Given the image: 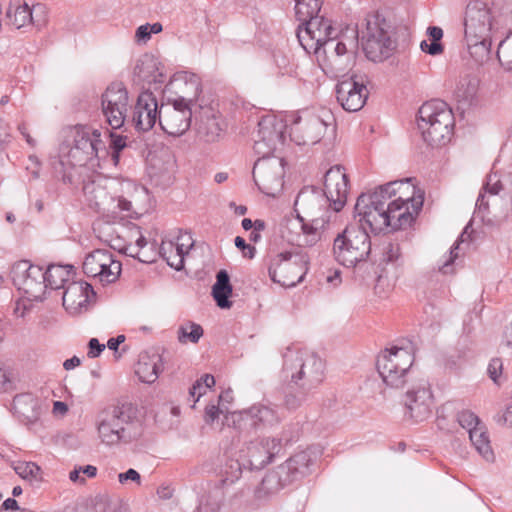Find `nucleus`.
I'll use <instances>...</instances> for the list:
<instances>
[{"label":"nucleus","mask_w":512,"mask_h":512,"mask_svg":"<svg viewBox=\"0 0 512 512\" xmlns=\"http://www.w3.org/2000/svg\"><path fill=\"white\" fill-rule=\"evenodd\" d=\"M110 138H111V143H110L111 150L122 151L127 146V143H126L127 138L122 135L110 133Z\"/></svg>","instance_id":"61"},{"label":"nucleus","mask_w":512,"mask_h":512,"mask_svg":"<svg viewBox=\"0 0 512 512\" xmlns=\"http://www.w3.org/2000/svg\"><path fill=\"white\" fill-rule=\"evenodd\" d=\"M420 48L423 52L432 56L440 55L444 50L440 42L432 41L428 43L426 40L421 41Z\"/></svg>","instance_id":"57"},{"label":"nucleus","mask_w":512,"mask_h":512,"mask_svg":"<svg viewBox=\"0 0 512 512\" xmlns=\"http://www.w3.org/2000/svg\"><path fill=\"white\" fill-rule=\"evenodd\" d=\"M108 155L101 132L88 126H77L74 130V143L68 152V159L73 166L92 167L101 165V158Z\"/></svg>","instance_id":"9"},{"label":"nucleus","mask_w":512,"mask_h":512,"mask_svg":"<svg viewBox=\"0 0 512 512\" xmlns=\"http://www.w3.org/2000/svg\"><path fill=\"white\" fill-rule=\"evenodd\" d=\"M83 193L88 205L109 221L137 218L150 208L149 191L129 180L118 183L97 177L84 184Z\"/></svg>","instance_id":"1"},{"label":"nucleus","mask_w":512,"mask_h":512,"mask_svg":"<svg viewBox=\"0 0 512 512\" xmlns=\"http://www.w3.org/2000/svg\"><path fill=\"white\" fill-rule=\"evenodd\" d=\"M503 186L497 174H491L487 177L484 186V193L478 196L476 201L477 213L482 219L500 220L506 217L508 209L512 206V195H499Z\"/></svg>","instance_id":"14"},{"label":"nucleus","mask_w":512,"mask_h":512,"mask_svg":"<svg viewBox=\"0 0 512 512\" xmlns=\"http://www.w3.org/2000/svg\"><path fill=\"white\" fill-rule=\"evenodd\" d=\"M433 396L425 380H419L405 395L406 415L415 422L427 419L432 412Z\"/></svg>","instance_id":"21"},{"label":"nucleus","mask_w":512,"mask_h":512,"mask_svg":"<svg viewBox=\"0 0 512 512\" xmlns=\"http://www.w3.org/2000/svg\"><path fill=\"white\" fill-rule=\"evenodd\" d=\"M162 29V24L159 22L141 25L136 29L135 39L139 43L146 44L150 40L152 34H158Z\"/></svg>","instance_id":"50"},{"label":"nucleus","mask_w":512,"mask_h":512,"mask_svg":"<svg viewBox=\"0 0 512 512\" xmlns=\"http://www.w3.org/2000/svg\"><path fill=\"white\" fill-rule=\"evenodd\" d=\"M132 409L127 405L115 406L100 415L97 430L101 442L107 446L127 441V426L132 420Z\"/></svg>","instance_id":"15"},{"label":"nucleus","mask_w":512,"mask_h":512,"mask_svg":"<svg viewBox=\"0 0 512 512\" xmlns=\"http://www.w3.org/2000/svg\"><path fill=\"white\" fill-rule=\"evenodd\" d=\"M31 21L30 24L35 26L37 29H42L48 23V10L42 4H36L30 8Z\"/></svg>","instance_id":"51"},{"label":"nucleus","mask_w":512,"mask_h":512,"mask_svg":"<svg viewBox=\"0 0 512 512\" xmlns=\"http://www.w3.org/2000/svg\"><path fill=\"white\" fill-rule=\"evenodd\" d=\"M160 108L157 100L151 92L145 91L139 94L133 114L132 124L138 131H149L159 121Z\"/></svg>","instance_id":"28"},{"label":"nucleus","mask_w":512,"mask_h":512,"mask_svg":"<svg viewBox=\"0 0 512 512\" xmlns=\"http://www.w3.org/2000/svg\"><path fill=\"white\" fill-rule=\"evenodd\" d=\"M131 109L126 86L122 82H112L101 95V112L105 122L112 129L121 128Z\"/></svg>","instance_id":"13"},{"label":"nucleus","mask_w":512,"mask_h":512,"mask_svg":"<svg viewBox=\"0 0 512 512\" xmlns=\"http://www.w3.org/2000/svg\"><path fill=\"white\" fill-rule=\"evenodd\" d=\"M203 335V328L195 322H187L178 329V340L181 343H197Z\"/></svg>","instance_id":"48"},{"label":"nucleus","mask_w":512,"mask_h":512,"mask_svg":"<svg viewBox=\"0 0 512 512\" xmlns=\"http://www.w3.org/2000/svg\"><path fill=\"white\" fill-rule=\"evenodd\" d=\"M6 16L9 20L10 25L14 26L17 29H20L30 24V7L27 3L21 2L20 0H16L10 3L6 12Z\"/></svg>","instance_id":"44"},{"label":"nucleus","mask_w":512,"mask_h":512,"mask_svg":"<svg viewBox=\"0 0 512 512\" xmlns=\"http://www.w3.org/2000/svg\"><path fill=\"white\" fill-rule=\"evenodd\" d=\"M418 114V128L428 145L439 147L450 141L454 117L445 102L434 100L424 103Z\"/></svg>","instance_id":"6"},{"label":"nucleus","mask_w":512,"mask_h":512,"mask_svg":"<svg viewBox=\"0 0 512 512\" xmlns=\"http://www.w3.org/2000/svg\"><path fill=\"white\" fill-rule=\"evenodd\" d=\"M326 129V123L319 117H298L291 124L289 134L297 145H310L319 142Z\"/></svg>","instance_id":"26"},{"label":"nucleus","mask_w":512,"mask_h":512,"mask_svg":"<svg viewBox=\"0 0 512 512\" xmlns=\"http://www.w3.org/2000/svg\"><path fill=\"white\" fill-rule=\"evenodd\" d=\"M427 34L432 39V41L440 42L443 37V30L437 26H430L427 29Z\"/></svg>","instance_id":"64"},{"label":"nucleus","mask_w":512,"mask_h":512,"mask_svg":"<svg viewBox=\"0 0 512 512\" xmlns=\"http://www.w3.org/2000/svg\"><path fill=\"white\" fill-rule=\"evenodd\" d=\"M471 57L478 63H483L489 58L491 49V39L483 37L477 41H466Z\"/></svg>","instance_id":"47"},{"label":"nucleus","mask_w":512,"mask_h":512,"mask_svg":"<svg viewBox=\"0 0 512 512\" xmlns=\"http://www.w3.org/2000/svg\"><path fill=\"white\" fill-rule=\"evenodd\" d=\"M280 376L284 385L282 405L295 411L325 379V361L314 351L297 345L282 352Z\"/></svg>","instance_id":"2"},{"label":"nucleus","mask_w":512,"mask_h":512,"mask_svg":"<svg viewBox=\"0 0 512 512\" xmlns=\"http://www.w3.org/2000/svg\"><path fill=\"white\" fill-rule=\"evenodd\" d=\"M31 297L18 299L14 303L13 313L16 318L31 317L34 309Z\"/></svg>","instance_id":"52"},{"label":"nucleus","mask_w":512,"mask_h":512,"mask_svg":"<svg viewBox=\"0 0 512 512\" xmlns=\"http://www.w3.org/2000/svg\"><path fill=\"white\" fill-rule=\"evenodd\" d=\"M291 482V477L279 465L276 469L266 473L261 483L255 489V497L258 500H267Z\"/></svg>","instance_id":"33"},{"label":"nucleus","mask_w":512,"mask_h":512,"mask_svg":"<svg viewBox=\"0 0 512 512\" xmlns=\"http://www.w3.org/2000/svg\"><path fill=\"white\" fill-rule=\"evenodd\" d=\"M163 370L162 356L152 349L139 354L135 373L139 380L146 384L154 383Z\"/></svg>","instance_id":"31"},{"label":"nucleus","mask_w":512,"mask_h":512,"mask_svg":"<svg viewBox=\"0 0 512 512\" xmlns=\"http://www.w3.org/2000/svg\"><path fill=\"white\" fill-rule=\"evenodd\" d=\"M206 393V389L204 388L201 380H197L192 387L189 389V394L192 397H196L195 402L199 400V398Z\"/></svg>","instance_id":"63"},{"label":"nucleus","mask_w":512,"mask_h":512,"mask_svg":"<svg viewBox=\"0 0 512 512\" xmlns=\"http://www.w3.org/2000/svg\"><path fill=\"white\" fill-rule=\"evenodd\" d=\"M88 353L89 358H97L104 351L105 345L101 344L97 338H91L88 342Z\"/></svg>","instance_id":"58"},{"label":"nucleus","mask_w":512,"mask_h":512,"mask_svg":"<svg viewBox=\"0 0 512 512\" xmlns=\"http://www.w3.org/2000/svg\"><path fill=\"white\" fill-rule=\"evenodd\" d=\"M95 293L91 284L84 281L70 283L63 293V306L72 315L87 310Z\"/></svg>","instance_id":"29"},{"label":"nucleus","mask_w":512,"mask_h":512,"mask_svg":"<svg viewBox=\"0 0 512 512\" xmlns=\"http://www.w3.org/2000/svg\"><path fill=\"white\" fill-rule=\"evenodd\" d=\"M232 286L227 271L220 270L216 276V282L212 287V295L220 308H229L231 302Z\"/></svg>","instance_id":"40"},{"label":"nucleus","mask_w":512,"mask_h":512,"mask_svg":"<svg viewBox=\"0 0 512 512\" xmlns=\"http://www.w3.org/2000/svg\"><path fill=\"white\" fill-rule=\"evenodd\" d=\"M478 81L476 78L465 76L456 83L454 95L459 102H470L477 92Z\"/></svg>","instance_id":"46"},{"label":"nucleus","mask_w":512,"mask_h":512,"mask_svg":"<svg viewBox=\"0 0 512 512\" xmlns=\"http://www.w3.org/2000/svg\"><path fill=\"white\" fill-rule=\"evenodd\" d=\"M330 43H332V44H330L328 46H324L322 48L323 53L325 55H327V58L329 61H332L333 58L336 60L340 56L347 53V51H348L347 46L343 42L339 41L337 43H334V39H332Z\"/></svg>","instance_id":"55"},{"label":"nucleus","mask_w":512,"mask_h":512,"mask_svg":"<svg viewBox=\"0 0 512 512\" xmlns=\"http://www.w3.org/2000/svg\"><path fill=\"white\" fill-rule=\"evenodd\" d=\"M281 440L278 438H258L250 441L240 450V460H229L225 465L223 478L215 483L214 489L224 497V490L234 484L242 474V468L262 469L279 452Z\"/></svg>","instance_id":"5"},{"label":"nucleus","mask_w":512,"mask_h":512,"mask_svg":"<svg viewBox=\"0 0 512 512\" xmlns=\"http://www.w3.org/2000/svg\"><path fill=\"white\" fill-rule=\"evenodd\" d=\"M221 413H223V411L219 408L218 405H214V404L208 405L205 408V415H204L205 422L208 424L213 423L216 419H218V417Z\"/></svg>","instance_id":"59"},{"label":"nucleus","mask_w":512,"mask_h":512,"mask_svg":"<svg viewBox=\"0 0 512 512\" xmlns=\"http://www.w3.org/2000/svg\"><path fill=\"white\" fill-rule=\"evenodd\" d=\"M323 194L334 206V211H340L345 205L348 195V178L344 168L336 165L331 167L324 176Z\"/></svg>","instance_id":"27"},{"label":"nucleus","mask_w":512,"mask_h":512,"mask_svg":"<svg viewBox=\"0 0 512 512\" xmlns=\"http://www.w3.org/2000/svg\"><path fill=\"white\" fill-rule=\"evenodd\" d=\"M469 226H466L461 235L458 237L456 242L450 248L449 252L445 253L441 256L437 262L436 266L439 272L442 274H452L454 272V262L459 257V251L461 250V244L465 242H469L471 239L470 234L468 233Z\"/></svg>","instance_id":"38"},{"label":"nucleus","mask_w":512,"mask_h":512,"mask_svg":"<svg viewBox=\"0 0 512 512\" xmlns=\"http://www.w3.org/2000/svg\"><path fill=\"white\" fill-rule=\"evenodd\" d=\"M502 368H503V363L500 358H493L490 360L488 368H487V372H488V375L491 378V380L496 384L499 383L498 380L501 376Z\"/></svg>","instance_id":"56"},{"label":"nucleus","mask_w":512,"mask_h":512,"mask_svg":"<svg viewBox=\"0 0 512 512\" xmlns=\"http://www.w3.org/2000/svg\"><path fill=\"white\" fill-rule=\"evenodd\" d=\"M11 278L15 286L28 297L41 300L47 289L45 274L40 266L32 265L29 261L16 262L11 269Z\"/></svg>","instance_id":"18"},{"label":"nucleus","mask_w":512,"mask_h":512,"mask_svg":"<svg viewBox=\"0 0 512 512\" xmlns=\"http://www.w3.org/2000/svg\"><path fill=\"white\" fill-rule=\"evenodd\" d=\"M134 75L139 81L148 84H160L164 81L163 67L160 61L151 54H144L134 67Z\"/></svg>","instance_id":"34"},{"label":"nucleus","mask_w":512,"mask_h":512,"mask_svg":"<svg viewBox=\"0 0 512 512\" xmlns=\"http://www.w3.org/2000/svg\"><path fill=\"white\" fill-rule=\"evenodd\" d=\"M282 142V123L273 116L263 117L254 143V150L261 157L254 164L253 177L258 188L268 196L278 195L284 186V159L270 155Z\"/></svg>","instance_id":"4"},{"label":"nucleus","mask_w":512,"mask_h":512,"mask_svg":"<svg viewBox=\"0 0 512 512\" xmlns=\"http://www.w3.org/2000/svg\"><path fill=\"white\" fill-rule=\"evenodd\" d=\"M457 421L461 427L467 430L468 434L470 430L474 429V426L480 425L482 422L476 414L469 410H463L458 413Z\"/></svg>","instance_id":"53"},{"label":"nucleus","mask_w":512,"mask_h":512,"mask_svg":"<svg viewBox=\"0 0 512 512\" xmlns=\"http://www.w3.org/2000/svg\"><path fill=\"white\" fill-rule=\"evenodd\" d=\"M193 246L190 235L185 234L177 238V241H162L160 254L167 264L177 271L184 267V257Z\"/></svg>","instance_id":"30"},{"label":"nucleus","mask_w":512,"mask_h":512,"mask_svg":"<svg viewBox=\"0 0 512 512\" xmlns=\"http://www.w3.org/2000/svg\"><path fill=\"white\" fill-rule=\"evenodd\" d=\"M497 57L506 70L512 71V34L500 42Z\"/></svg>","instance_id":"49"},{"label":"nucleus","mask_w":512,"mask_h":512,"mask_svg":"<svg viewBox=\"0 0 512 512\" xmlns=\"http://www.w3.org/2000/svg\"><path fill=\"white\" fill-rule=\"evenodd\" d=\"M82 269L90 277L102 285H109L118 280L122 264L107 249H96L86 255Z\"/></svg>","instance_id":"17"},{"label":"nucleus","mask_w":512,"mask_h":512,"mask_svg":"<svg viewBox=\"0 0 512 512\" xmlns=\"http://www.w3.org/2000/svg\"><path fill=\"white\" fill-rule=\"evenodd\" d=\"M120 154L121 151L111 150V153L108 151V155H104V157L101 158V162H103L101 165L103 166L106 163H109L112 166L117 167L120 161Z\"/></svg>","instance_id":"62"},{"label":"nucleus","mask_w":512,"mask_h":512,"mask_svg":"<svg viewBox=\"0 0 512 512\" xmlns=\"http://www.w3.org/2000/svg\"><path fill=\"white\" fill-rule=\"evenodd\" d=\"M45 274L47 288L60 289L73 276V267L70 265H50Z\"/></svg>","instance_id":"41"},{"label":"nucleus","mask_w":512,"mask_h":512,"mask_svg":"<svg viewBox=\"0 0 512 512\" xmlns=\"http://www.w3.org/2000/svg\"><path fill=\"white\" fill-rule=\"evenodd\" d=\"M282 417L270 404L258 403L237 414L238 427L241 430H267L281 422Z\"/></svg>","instance_id":"20"},{"label":"nucleus","mask_w":512,"mask_h":512,"mask_svg":"<svg viewBox=\"0 0 512 512\" xmlns=\"http://www.w3.org/2000/svg\"><path fill=\"white\" fill-rule=\"evenodd\" d=\"M198 135L207 143L217 142L223 133L220 117L211 109L206 110L198 124Z\"/></svg>","instance_id":"37"},{"label":"nucleus","mask_w":512,"mask_h":512,"mask_svg":"<svg viewBox=\"0 0 512 512\" xmlns=\"http://www.w3.org/2000/svg\"><path fill=\"white\" fill-rule=\"evenodd\" d=\"M380 264L399 265L402 263V250L397 240L383 239L375 249Z\"/></svg>","instance_id":"39"},{"label":"nucleus","mask_w":512,"mask_h":512,"mask_svg":"<svg viewBox=\"0 0 512 512\" xmlns=\"http://www.w3.org/2000/svg\"><path fill=\"white\" fill-rule=\"evenodd\" d=\"M15 472L23 479L35 478L40 471L33 462H20L14 467Z\"/></svg>","instance_id":"54"},{"label":"nucleus","mask_w":512,"mask_h":512,"mask_svg":"<svg viewBox=\"0 0 512 512\" xmlns=\"http://www.w3.org/2000/svg\"><path fill=\"white\" fill-rule=\"evenodd\" d=\"M322 2L320 0H295V15L299 22L304 23L320 16Z\"/></svg>","instance_id":"45"},{"label":"nucleus","mask_w":512,"mask_h":512,"mask_svg":"<svg viewBox=\"0 0 512 512\" xmlns=\"http://www.w3.org/2000/svg\"><path fill=\"white\" fill-rule=\"evenodd\" d=\"M412 349L393 346L382 350L376 358V369L386 387L402 389L414 379Z\"/></svg>","instance_id":"7"},{"label":"nucleus","mask_w":512,"mask_h":512,"mask_svg":"<svg viewBox=\"0 0 512 512\" xmlns=\"http://www.w3.org/2000/svg\"><path fill=\"white\" fill-rule=\"evenodd\" d=\"M118 480L121 484H124L128 480H131L133 482H136L138 485H140L141 476L135 469L130 468L126 472L120 473L118 475Z\"/></svg>","instance_id":"60"},{"label":"nucleus","mask_w":512,"mask_h":512,"mask_svg":"<svg viewBox=\"0 0 512 512\" xmlns=\"http://www.w3.org/2000/svg\"><path fill=\"white\" fill-rule=\"evenodd\" d=\"M308 257L302 253L282 252L271 259L269 276L283 287H294L308 271Z\"/></svg>","instance_id":"11"},{"label":"nucleus","mask_w":512,"mask_h":512,"mask_svg":"<svg viewBox=\"0 0 512 512\" xmlns=\"http://www.w3.org/2000/svg\"><path fill=\"white\" fill-rule=\"evenodd\" d=\"M129 238L130 240L135 239V243L132 244V242H129L127 244H124L123 246L114 244L112 245V247L114 249H118L121 253L138 259L142 263H150L154 261L153 258L149 257L144 251H142L147 245V241L145 237L142 235L140 227L136 225L132 226L129 229Z\"/></svg>","instance_id":"36"},{"label":"nucleus","mask_w":512,"mask_h":512,"mask_svg":"<svg viewBox=\"0 0 512 512\" xmlns=\"http://www.w3.org/2000/svg\"><path fill=\"white\" fill-rule=\"evenodd\" d=\"M469 438L477 450V452L487 461H491L494 458V454L490 445V440L486 432V428L483 423L478 426H474V429L470 430Z\"/></svg>","instance_id":"43"},{"label":"nucleus","mask_w":512,"mask_h":512,"mask_svg":"<svg viewBox=\"0 0 512 512\" xmlns=\"http://www.w3.org/2000/svg\"><path fill=\"white\" fill-rule=\"evenodd\" d=\"M294 208L297 217L287 222L282 235L298 247H312L320 242L337 212L325 194L313 186L301 189Z\"/></svg>","instance_id":"3"},{"label":"nucleus","mask_w":512,"mask_h":512,"mask_svg":"<svg viewBox=\"0 0 512 512\" xmlns=\"http://www.w3.org/2000/svg\"><path fill=\"white\" fill-rule=\"evenodd\" d=\"M12 409L18 419L25 424L36 423L43 412L40 400L31 393L16 395Z\"/></svg>","instance_id":"32"},{"label":"nucleus","mask_w":512,"mask_h":512,"mask_svg":"<svg viewBox=\"0 0 512 512\" xmlns=\"http://www.w3.org/2000/svg\"><path fill=\"white\" fill-rule=\"evenodd\" d=\"M168 89L176 95L173 103L184 104L190 108L202 91L200 78L190 72L177 73L169 82Z\"/></svg>","instance_id":"25"},{"label":"nucleus","mask_w":512,"mask_h":512,"mask_svg":"<svg viewBox=\"0 0 512 512\" xmlns=\"http://www.w3.org/2000/svg\"><path fill=\"white\" fill-rule=\"evenodd\" d=\"M386 200L377 189L372 193L361 194L355 204V218H358L359 227L367 231L381 232L388 228L389 221L386 214Z\"/></svg>","instance_id":"12"},{"label":"nucleus","mask_w":512,"mask_h":512,"mask_svg":"<svg viewBox=\"0 0 512 512\" xmlns=\"http://www.w3.org/2000/svg\"><path fill=\"white\" fill-rule=\"evenodd\" d=\"M191 108L184 104H167L160 107L159 125L167 134L180 136L191 125Z\"/></svg>","instance_id":"22"},{"label":"nucleus","mask_w":512,"mask_h":512,"mask_svg":"<svg viewBox=\"0 0 512 512\" xmlns=\"http://www.w3.org/2000/svg\"><path fill=\"white\" fill-rule=\"evenodd\" d=\"M385 211L389 226L392 230L406 228L412 224L419 211H414L409 205L387 200Z\"/></svg>","instance_id":"35"},{"label":"nucleus","mask_w":512,"mask_h":512,"mask_svg":"<svg viewBox=\"0 0 512 512\" xmlns=\"http://www.w3.org/2000/svg\"><path fill=\"white\" fill-rule=\"evenodd\" d=\"M493 26L491 11L486 3L474 0L468 3L464 15L466 41H477L489 37Z\"/></svg>","instance_id":"19"},{"label":"nucleus","mask_w":512,"mask_h":512,"mask_svg":"<svg viewBox=\"0 0 512 512\" xmlns=\"http://www.w3.org/2000/svg\"><path fill=\"white\" fill-rule=\"evenodd\" d=\"M336 94L344 110L356 112L364 106L369 92L363 80L350 77L337 84Z\"/></svg>","instance_id":"23"},{"label":"nucleus","mask_w":512,"mask_h":512,"mask_svg":"<svg viewBox=\"0 0 512 512\" xmlns=\"http://www.w3.org/2000/svg\"><path fill=\"white\" fill-rule=\"evenodd\" d=\"M381 191L385 200H391L414 208V211H420L424 196L416 187L411 183L410 179L394 181L387 183L377 188Z\"/></svg>","instance_id":"24"},{"label":"nucleus","mask_w":512,"mask_h":512,"mask_svg":"<svg viewBox=\"0 0 512 512\" xmlns=\"http://www.w3.org/2000/svg\"><path fill=\"white\" fill-rule=\"evenodd\" d=\"M337 35L330 19L324 16H316L297 29L299 43L308 53L319 54L324 46H328Z\"/></svg>","instance_id":"16"},{"label":"nucleus","mask_w":512,"mask_h":512,"mask_svg":"<svg viewBox=\"0 0 512 512\" xmlns=\"http://www.w3.org/2000/svg\"><path fill=\"white\" fill-rule=\"evenodd\" d=\"M371 240L368 232L358 225H348L337 235L333 252L338 262L347 267L365 261L371 254Z\"/></svg>","instance_id":"8"},{"label":"nucleus","mask_w":512,"mask_h":512,"mask_svg":"<svg viewBox=\"0 0 512 512\" xmlns=\"http://www.w3.org/2000/svg\"><path fill=\"white\" fill-rule=\"evenodd\" d=\"M365 22L361 37L363 51L371 61L381 62L391 55L396 46L390 35L391 26L378 13L368 15Z\"/></svg>","instance_id":"10"},{"label":"nucleus","mask_w":512,"mask_h":512,"mask_svg":"<svg viewBox=\"0 0 512 512\" xmlns=\"http://www.w3.org/2000/svg\"><path fill=\"white\" fill-rule=\"evenodd\" d=\"M311 463L310 455L307 451H301L291 456L281 466L291 477V481L296 480L299 476H303L309 469Z\"/></svg>","instance_id":"42"}]
</instances>
